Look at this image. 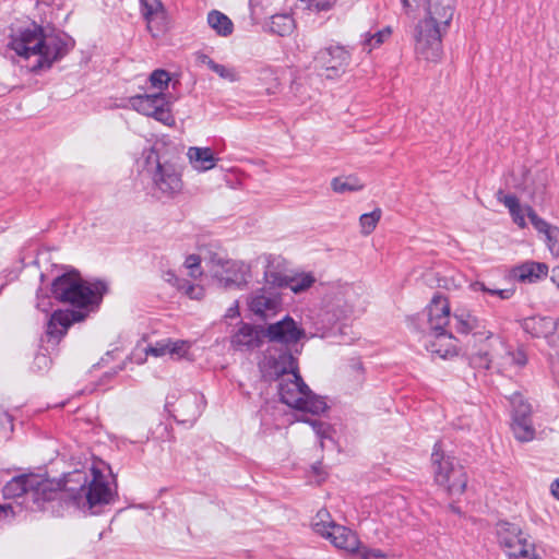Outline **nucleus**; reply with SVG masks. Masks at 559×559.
Segmentation results:
<instances>
[{"label": "nucleus", "mask_w": 559, "mask_h": 559, "mask_svg": "<svg viewBox=\"0 0 559 559\" xmlns=\"http://www.w3.org/2000/svg\"><path fill=\"white\" fill-rule=\"evenodd\" d=\"M107 290L105 282L85 281L76 272L64 273L55 278L51 284L53 297L60 302L71 305L75 310H57L51 314L46 330L48 340L58 343L72 323L83 321L99 307Z\"/></svg>", "instance_id": "f257e3e1"}, {"label": "nucleus", "mask_w": 559, "mask_h": 559, "mask_svg": "<svg viewBox=\"0 0 559 559\" xmlns=\"http://www.w3.org/2000/svg\"><path fill=\"white\" fill-rule=\"evenodd\" d=\"M261 369L265 377L278 380L280 400L287 406L312 415L326 411L325 400L314 394L301 378L298 360L293 353L283 350L277 357L266 356Z\"/></svg>", "instance_id": "f03ea898"}, {"label": "nucleus", "mask_w": 559, "mask_h": 559, "mask_svg": "<svg viewBox=\"0 0 559 559\" xmlns=\"http://www.w3.org/2000/svg\"><path fill=\"white\" fill-rule=\"evenodd\" d=\"M424 11L415 28V52L418 59L438 62L442 56V38L455 14V0H426Z\"/></svg>", "instance_id": "7ed1b4c3"}, {"label": "nucleus", "mask_w": 559, "mask_h": 559, "mask_svg": "<svg viewBox=\"0 0 559 559\" xmlns=\"http://www.w3.org/2000/svg\"><path fill=\"white\" fill-rule=\"evenodd\" d=\"M63 487L72 504L85 515L100 514L117 496L107 476L94 466L90 473L76 469L67 474Z\"/></svg>", "instance_id": "20e7f679"}, {"label": "nucleus", "mask_w": 559, "mask_h": 559, "mask_svg": "<svg viewBox=\"0 0 559 559\" xmlns=\"http://www.w3.org/2000/svg\"><path fill=\"white\" fill-rule=\"evenodd\" d=\"M526 361L522 350H511L497 335L469 353V362L474 368L496 369L498 372L521 368Z\"/></svg>", "instance_id": "39448f33"}, {"label": "nucleus", "mask_w": 559, "mask_h": 559, "mask_svg": "<svg viewBox=\"0 0 559 559\" xmlns=\"http://www.w3.org/2000/svg\"><path fill=\"white\" fill-rule=\"evenodd\" d=\"M435 483L450 496L462 495L467 485V475L457 460L445 453L441 442H436L431 453Z\"/></svg>", "instance_id": "423d86ee"}, {"label": "nucleus", "mask_w": 559, "mask_h": 559, "mask_svg": "<svg viewBox=\"0 0 559 559\" xmlns=\"http://www.w3.org/2000/svg\"><path fill=\"white\" fill-rule=\"evenodd\" d=\"M2 493L5 499L25 497L33 502L32 510H39L44 508V502L55 499L57 491L50 480L31 473L14 476L4 485Z\"/></svg>", "instance_id": "0eeeda50"}, {"label": "nucleus", "mask_w": 559, "mask_h": 559, "mask_svg": "<svg viewBox=\"0 0 559 559\" xmlns=\"http://www.w3.org/2000/svg\"><path fill=\"white\" fill-rule=\"evenodd\" d=\"M496 537L499 546L510 558L535 559L534 546L527 542L526 535L519 525L504 521L498 522Z\"/></svg>", "instance_id": "6e6552de"}, {"label": "nucleus", "mask_w": 559, "mask_h": 559, "mask_svg": "<svg viewBox=\"0 0 559 559\" xmlns=\"http://www.w3.org/2000/svg\"><path fill=\"white\" fill-rule=\"evenodd\" d=\"M132 107L142 115L153 117L166 126L175 123L170 106L173 97L164 93L144 94L131 97Z\"/></svg>", "instance_id": "1a4fd4ad"}, {"label": "nucleus", "mask_w": 559, "mask_h": 559, "mask_svg": "<svg viewBox=\"0 0 559 559\" xmlns=\"http://www.w3.org/2000/svg\"><path fill=\"white\" fill-rule=\"evenodd\" d=\"M155 157L156 167L153 173L154 187L166 197H175L183 189L182 170L176 163L165 160L160 162L157 154L152 151L147 160Z\"/></svg>", "instance_id": "9d476101"}, {"label": "nucleus", "mask_w": 559, "mask_h": 559, "mask_svg": "<svg viewBox=\"0 0 559 559\" xmlns=\"http://www.w3.org/2000/svg\"><path fill=\"white\" fill-rule=\"evenodd\" d=\"M45 44L44 28L37 24L21 28L10 36L8 47L25 59L38 56Z\"/></svg>", "instance_id": "9b49d317"}, {"label": "nucleus", "mask_w": 559, "mask_h": 559, "mask_svg": "<svg viewBox=\"0 0 559 559\" xmlns=\"http://www.w3.org/2000/svg\"><path fill=\"white\" fill-rule=\"evenodd\" d=\"M74 47V41L67 35H46L45 44L39 52L37 62L32 67L33 72L50 69L52 64L62 59Z\"/></svg>", "instance_id": "f8f14e48"}, {"label": "nucleus", "mask_w": 559, "mask_h": 559, "mask_svg": "<svg viewBox=\"0 0 559 559\" xmlns=\"http://www.w3.org/2000/svg\"><path fill=\"white\" fill-rule=\"evenodd\" d=\"M263 336L269 342L284 345L286 350L292 353L289 348L306 337V331L292 317L285 316L282 320L269 324L263 330Z\"/></svg>", "instance_id": "ddd939ff"}, {"label": "nucleus", "mask_w": 559, "mask_h": 559, "mask_svg": "<svg viewBox=\"0 0 559 559\" xmlns=\"http://www.w3.org/2000/svg\"><path fill=\"white\" fill-rule=\"evenodd\" d=\"M454 329L461 334H472L473 345L468 344L469 352L476 350L480 345L487 343L495 334L487 330L484 322L469 311H456L453 316Z\"/></svg>", "instance_id": "4468645a"}, {"label": "nucleus", "mask_w": 559, "mask_h": 559, "mask_svg": "<svg viewBox=\"0 0 559 559\" xmlns=\"http://www.w3.org/2000/svg\"><path fill=\"white\" fill-rule=\"evenodd\" d=\"M248 308L259 320L266 321L282 309L281 295L272 288L262 287L248 297Z\"/></svg>", "instance_id": "2eb2a0df"}, {"label": "nucleus", "mask_w": 559, "mask_h": 559, "mask_svg": "<svg viewBox=\"0 0 559 559\" xmlns=\"http://www.w3.org/2000/svg\"><path fill=\"white\" fill-rule=\"evenodd\" d=\"M349 52L338 45L320 49L314 57L317 67L324 69L328 72L326 78L329 79L340 76L349 64Z\"/></svg>", "instance_id": "dca6fc26"}, {"label": "nucleus", "mask_w": 559, "mask_h": 559, "mask_svg": "<svg viewBox=\"0 0 559 559\" xmlns=\"http://www.w3.org/2000/svg\"><path fill=\"white\" fill-rule=\"evenodd\" d=\"M430 331L437 338H449L452 336L447 328L450 322V306L448 299L442 295H435L426 308Z\"/></svg>", "instance_id": "f3484780"}, {"label": "nucleus", "mask_w": 559, "mask_h": 559, "mask_svg": "<svg viewBox=\"0 0 559 559\" xmlns=\"http://www.w3.org/2000/svg\"><path fill=\"white\" fill-rule=\"evenodd\" d=\"M209 260L213 267H219L221 270L228 267V270H235V276H223L219 270L214 271L215 277H217L221 283H224L225 287L230 285L240 286L247 282L249 267L243 262L228 260L221 252H210Z\"/></svg>", "instance_id": "a211bd4d"}, {"label": "nucleus", "mask_w": 559, "mask_h": 559, "mask_svg": "<svg viewBox=\"0 0 559 559\" xmlns=\"http://www.w3.org/2000/svg\"><path fill=\"white\" fill-rule=\"evenodd\" d=\"M263 330L249 323H242L231 336L230 343L236 350H253L262 345Z\"/></svg>", "instance_id": "6ab92c4d"}, {"label": "nucleus", "mask_w": 559, "mask_h": 559, "mask_svg": "<svg viewBox=\"0 0 559 559\" xmlns=\"http://www.w3.org/2000/svg\"><path fill=\"white\" fill-rule=\"evenodd\" d=\"M324 538L329 539L337 549L346 552L355 554L359 550L360 540L357 534L341 524L333 526L332 531Z\"/></svg>", "instance_id": "aec40b11"}, {"label": "nucleus", "mask_w": 559, "mask_h": 559, "mask_svg": "<svg viewBox=\"0 0 559 559\" xmlns=\"http://www.w3.org/2000/svg\"><path fill=\"white\" fill-rule=\"evenodd\" d=\"M534 228L544 235L549 251L559 257V228L540 218L536 212H528Z\"/></svg>", "instance_id": "412c9836"}, {"label": "nucleus", "mask_w": 559, "mask_h": 559, "mask_svg": "<svg viewBox=\"0 0 559 559\" xmlns=\"http://www.w3.org/2000/svg\"><path fill=\"white\" fill-rule=\"evenodd\" d=\"M547 183V174L537 171L532 174L530 170L523 169L522 189L526 191L533 200H542L545 194Z\"/></svg>", "instance_id": "4be33fe9"}, {"label": "nucleus", "mask_w": 559, "mask_h": 559, "mask_svg": "<svg viewBox=\"0 0 559 559\" xmlns=\"http://www.w3.org/2000/svg\"><path fill=\"white\" fill-rule=\"evenodd\" d=\"M548 266L542 262L527 261L513 269V276L520 282L534 283L547 276Z\"/></svg>", "instance_id": "5701e85b"}, {"label": "nucleus", "mask_w": 559, "mask_h": 559, "mask_svg": "<svg viewBox=\"0 0 559 559\" xmlns=\"http://www.w3.org/2000/svg\"><path fill=\"white\" fill-rule=\"evenodd\" d=\"M187 155L193 168L199 171H206L214 168L218 160L210 147L192 146L188 150Z\"/></svg>", "instance_id": "b1692460"}, {"label": "nucleus", "mask_w": 559, "mask_h": 559, "mask_svg": "<svg viewBox=\"0 0 559 559\" xmlns=\"http://www.w3.org/2000/svg\"><path fill=\"white\" fill-rule=\"evenodd\" d=\"M207 24L218 36L222 37H227L234 32V23L231 20L226 14L217 10L209 12Z\"/></svg>", "instance_id": "393cba45"}, {"label": "nucleus", "mask_w": 559, "mask_h": 559, "mask_svg": "<svg viewBox=\"0 0 559 559\" xmlns=\"http://www.w3.org/2000/svg\"><path fill=\"white\" fill-rule=\"evenodd\" d=\"M316 283V277L312 273H300L292 277H286L280 283L285 285L293 293L300 294L309 289Z\"/></svg>", "instance_id": "a878e982"}, {"label": "nucleus", "mask_w": 559, "mask_h": 559, "mask_svg": "<svg viewBox=\"0 0 559 559\" xmlns=\"http://www.w3.org/2000/svg\"><path fill=\"white\" fill-rule=\"evenodd\" d=\"M391 35L392 28L390 26H385L376 33H365L361 40L364 50L371 52L373 49L379 48L382 44L389 40Z\"/></svg>", "instance_id": "bb28decb"}, {"label": "nucleus", "mask_w": 559, "mask_h": 559, "mask_svg": "<svg viewBox=\"0 0 559 559\" xmlns=\"http://www.w3.org/2000/svg\"><path fill=\"white\" fill-rule=\"evenodd\" d=\"M331 187L336 193H347L361 190L364 183L354 175L335 177L331 181Z\"/></svg>", "instance_id": "cd10ccee"}, {"label": "nucleus", "mask_w": 559, "mask_h": 559, "mask_svg": "<svg viewBox=\"0 0 559 559\" xmlns=\"http://www.w3.org/2000/svg\"><path fill=\"white\" fill-rule=\"evenodd\" d=\"M295 27L294 19L288 14H275L271 17L270 31L278 36L289 35Z\"/></svg>", "instance_id": "c85d7f7f"}, {"label": "nucleus", "mask_w": 559, "mask_h": 559, "mask_svg": "<svg viewBox=\"0 0 559 559\" xmlns=\"http://www.w3.org/2000/svg\"><path fill=\"white\" fill-rule=\"evenodd\" d=\"M337 525L326 509L319 510L312 520L313 531L323 538L332 531L333 526Z\"/></svg>", "instance_id": "c756f323"}, {"label": "nucleus", "mask_w": 559, "mask_h": 559, "mask_svg": "<svg viewBox=\"0 0 559 559\" xmlns=\"http://www.w3.org/2000/svg\"><path fill=\"white\" fill-rule=\"evenodd\" d=\"M512 431L514 437L522 442L531 441L535 436L531 418L513 419Z\"/></svg>", "instance_id": "7c9ffc66"}, {"label": "nucleus", "mask_w": 559, "mask_h": 559, "mask_svg": "<svg viewBox=\"0 0 559 559\" xmlns=\"http://www.w3.org/2000/svg\"><path fill=\"white\" fill-rule=\"evenodd\" d=\"M513 408L512 419L531 418L532 408L520 394H514L511 399Z\"/></svg>", "instance_id": "2f4dec72"}, {"label": "nucleus", "mask_w": 559, "mask_h": 559, "mask_svg": "<svg viewBox=\"0 0 559 559\" xmlns=\"http://www.w3.org/2000/svg\"><path fill=\"white\" fill-rule=\"evenodd\" d=\"M300 420L309 424L312 427L313 431L320 439V447L323 449L324 448V439L331 440V436H330L331 426L328 423H324V421H321L318 419H309V418L304 417Z\"/></svg>", "instance_id": "473e14b6"}, {"label": "nucleus", "mask_w": 559, "mask_h": 559, "mask_svg": "<svg viewBox=\"0 0 559 559\" xmlns=\"http://www.w3.org/2000/svg\"><path fill=\"white\" fill-rule=\"evenodd\" d=\"M471 288L474 292H484V293H487V294H489L491 296L499 297L502 300L510 299L513 296V294H514L513 289H496V288H490V287L486 286V284L483 283V282H474V283H472L471 284Z\"/></svg>", "instance_id": "72a5a7b5"}, {"label": "nucleus", "mask_w": 559, "mask_h": 559, "mask_svg": "<svg viewBox=\"0 0 559 559\" xmlns=\"http://www.w3.org/2000/svg\"><path fill=\"white\" fill-rule=\"evenodd\" d=\"M380 217L381 212H365L359 218L361 233L364 235L371 234L380 221Z\"/></svg>", "instance_id": "f704fd0d"}, {"label": "nucleus", "mask_w": 559, "mask_h": 559, "mask_svg": "<svg viewBox=\"0 0 559 559\" xmlns=\"http://www.w3.org/2000/svg\"><path fill=\"white\" fill-rule=\"evenodd\" d=\"M169 81V73L162 69L154 70L150 75L151 85L158 90L167 88Z\"/></svg>", "instance_id": "c9c22d12"}, {"label": "nucleus", "mask_w": 559, "mask_h": 559, "mask_svg": "<svg viewBox=\"0 0 559 559\" xmlns=\"http://www.w3.org/2000/svg\"><path fill=\"white\" fill-rule=\"evenodd\" d=\"M211 70L215 72L219 78L227 80L229 82H235L238 80L237 72L235 71L234 68H229L224 64L214 62Z\"/></svg>", "instance_id": "e433bc0d"}, {"label": "nucleus", "mask_w": 559, "mask_h": 559, "mask_svg": "<svg viewBox=\"0 0 559 559\" xmlns=\"http://www.w3.org/2000/svg\"><path fill=\"white\" fill-rule=\"evenodd\" d=\"M186 269L189 270V275L193 278H198L202 275L201 270V258L197 254H190L186 258L185 261Z\"/></svg>", "instance_id": "4c0bfd02"}, {"label": "nucleus", "mask_w": 559, "mask_h": 559, "mask_svg": "<svg viewBox=\"0 0 559 559\" xmlns=\"http://www.w3.org/2000/svg\"><path fill=\"white\" fill-rule=\"evenodd\" d=\"M177 289L192 299H200L203 296V289L200 286L191 284L187 280H183Z\"/></svg>", "instance_id": "58836bf2"}, {"label": "nucleus", "mask_w": 559, "mask_h": 559, "mask_svg": "<svg viewBox=\"0 0 559 559\" xmlns=\"http://www.w3.org/2000/svg\"><path fill=\"white\" fill-rule=\"evenodd\" d=\"M197 401H198V397L194 395H192V396L187 395V396H183L182 399H180L179 404H178L179 407H185V406L193 407V411H192L191 415L189 416V418H182L181 421H194L197 419V417L200 414L198 406H197Z\"/></svg>", "instance_id": "ea45409f"}, {"label": "nucleus", "mask_w": 559, "mask_h": 559, "mask_svg": "<svg viewBox=\"0 0 559 559\" xmlns=\"http://www.w3.org/2000/svg\"><path fill=\"white\" fill-rule=\"evenodd\" d=\"M497 198L509 210H520L519 200L514 194L504 193L500 190L497 193Z\"/></svg>", "instance_id": "a19ab883"}, {"label": "nucleus", "mask_w": 559, "mask_h": 559, "mask_svg": "<svg viewBox=\"0 0 559 559\" xmlns=\"http://www.w3.org/2000/svg\"><path fill=\"white\" fill-rule=\"evenodd\" d=\"M358 552L360 559H389V556L385 552L377 548L359 547Z\"/></svg>", "instance_id": "79ce46f5"}, {"label": "nucleus", "mask_w": 559, "mask_h": 559, "mask_svg": "<svg viewBox=\"0 0 559 559\" xmlns=\"http://www.w3.org/2000/svg\"><path fill=\"white\" fill-rule=\"evenodd\" d=\"M168 352H169L168 340L157 342L154 345L148 346V348L146 349V354L155 356V357L165 356L168 354Z\"/></svg>", "instance_id": "37998d69"}, {"label": "nucleus", "mask_w": 559, "mask_h": 559, "mask_svg": "<svg viewBox=\"0 0 559 559\" xmlns=\"http://www.w3.org/2000/svg\"><path fill=\"white\" fill-rule=\"evenodd\" d=\"M168 344H169V352L168 354L169 355H177V356H182L183 354L187 353L189 346H188V343L186 341H169L168 340Z\"/></svg>", "instance_id": "c03bdc74"}, {"label": "nucleus", "mask_w": 559, "mask_h": 559, "mask_svg": "<svg viewBox=\"0 0 559 559\" xmlns=\"http://www.w3.org/2000/svg\"><path fill=\"white\" fill-rule=\"evenodd\" d=\"M51 360L50 358L45 354H37L34 358L33 366L38 371L47 370L50 367Z\"/></svg>", "instance_id": "a18cd8bd"}, {"label": "nucleus", "mask_w": 559, "mask_h": 559, "mask_svg": "<svg viewBox=\"0 0 559 559\" xmlns=\"http://www.w3.org/2000/svg\"><path fill=\"white\" fill-rule=\"evenodd\" d=\"M512 216V221L519 227L523 228L526 226V219H530L528 212H510Z\"/></svg>", "instance_id": "49530a36"}, {"label": "nucleus", "mask_w": 559, "mask_h": 559, "mask_svg": "<svg viewBox=\"0 0 559 559\" xmlns=\"http://www.w3.org/2000/svg\"><path fill=\"white\" fill-rule=\"evenodd\" d=\"M15 515L13 508L10 503L7 504H0V521L13 518Z\"/></svg>", "instance_id": "de8ad7c7"}, {"label": "nucleus", "mask_w": 559, "mask_h": 559, "mask_svg": "<svg viewBox=\"0 0 559 559\" xmlns=\"http://www.w3.org/2000/svg\"><path fill=\"white\" fill-rule=\"evenodd\" d=\"M430 350H431V353L438 354L441 358H448V357L453 356L455 354L454 349H450V348H445V349L436 348V344H431Z\"/></svg>", "instance_id": "09e8293b"}, {"label": "nucleus", "mask_w": 559, "mask_h": 559, "mask_svg": "<svg viewBox=\"0 0 559 559\" xmlns=\"http://www.w3.org/2000/svg\"><path fill=\"white\" fill-rule=\"evenodd\" d=\"M50 306H51L50 297L46 296V297L40 298L39 296H37L36 307L39 310H41L44 312H48Z\"/></svg>", "instance_id": "8fccbe9b"}, {"label": "nucleus", "mask_w": 559, "mask_h": 559, "mask_svg": "<svg viewBox=\"0 0 559 559\" xmlns=\"http://www.w3.org/2000/svg\"><path fill=\"white\" fill-rule=\"evenodd\" d=\"M195 59H197V61H198L199 63L207 66V67H209V69H211V68H212V66H213V64H214V62H215V61H214L213 59H211L207 55H205V53H203V52H201V51H199V52H197V53H195Z\"/></svg>", "instance_id": "3c124183"}, {"label": "nucleus", "mask_w": 559, "mask_h": 559, "mask_svg": "<svg viewBox=\"0 0 559 559\" xmlns=\"http://www.w3.org/2000/svg\"><path fill=\"white\" fill-rule=\"evenodd\" d=\"M165 280L176 288H178L183 281V278H179L174 272L170 271L165 274Z\"/></svg>", "instance_id": "603ef678"}, {"label": "nucleus", "mask_w": 559, "mask_h": 559, "mask_svg": "<svg viewBox=\"0 0 559 559\" xmlns=\"http://www.w3.org/2000/svg\"><path fill=\"white\" fill-rule=\"evenodd\" d=\"M312 471L318 476V481L324 480L328 475L326 472L323 471L321 463L312 465Z\"/></svg>", "instance_id": "864d4df0"}, {"label": "nucleus", "mask_w": 559, "mask_h": 559, "mask_svg": "<svg viewBox=\"0 0 559 559\" xmlns=\"http://www.w3.org/2000/svg\"><path fill=\"white\" fill-rule=\"evenodd\" d=\"M239 316V310H238V302L236 301L234 304V306H231L230 308H228L227 312H226V317L227 318H236Z\"/></svg>", "instance_id": "5fc2aeb1"}, {"label": "nucleus", "mask_w": 559, "mask_h": 559, "mask_svg": "<svg viewBox=\"0 0 559 559\" xmlns=\"http://www.w3.org/2000/svg\"><path fill=\"white\" fill-rule=\"evenodd\" d=\"M550 280L559 288V265L551 270Z\"/></svg>", "instance_id": "6e6d98bb"}, {"label": "nucleus", "mask_w": 559, "mask_h": 559, "mask_svg": "<svg viewBox=\"0 0 559 559\" xmlns=\"http://www.w3.org/2000/svg\"><path fill=\"white\" fill-rule=\"evenodd\" d=\"M551 492L559 500V478L552 483Z\"/></svg>", "instance_id": "4d7b16f0"}, {"label": "nucleus", "mask_w": 559, "mask_h": 559, "mask_svg": "<svg viewBox=\"0 0 559 559\" xmlns=\"http://www.w3.org/2000/svg\"><path fill=\"white\" fill-rule=\"evenodd\" d=\"M221 273H223V276H235V270H228V267H223Z\"/></svg>", "instance_id": "13d9d810"}, {"label": "nucleus", "mask_w": 559, "mask_h": 559, "mask_svg": "<svg viewBox=\"0 0 559 559\" xmlns=\"http://www.w3.org/2000/svg\"><path fill=\"white\" fill-rule=\"evenodd\" d=\"M401 1L403 3L404 8H406V9L411 8V0H401Z\"/></svg>", "instance_id": "bf43d9fd"}, {"label": "nucleus", "mask_w": 559, "mask_h": 559, "mask_svg": "<svg viewBox=\"0 0 559 559\" xmlns=\"http://www.w3.org/2000/svg\"><path fill=\"white\" fill-rule=\"evenodd\" d=\"M258 3H259V0H250L251 7L258 5Z\"/></svg>", "instance_id": "052dcab7"}, {"label": "nucleus", "mask_w": 559, "mask_h": 559, "mask_svg": "<svg viewBox=\"0 0 559 559\" xmlns=\"http://www.w3.org/2000/svg\"><path fill=\"white\" fill-rule=\"evenodd\" d=\"M450 508L453 512H459V509H456L453 504H450Z\"/></svg>", "instance_id": "680f3d73"}, {"label": "nucleus", "mask_w": 559, "mask_h": 559, "mask_svg": "<svg viewBox=\"0 0 559 559\" xmlns=\"http://www.w3.org/2000/svg\"><path fill=\"white\" fill-rule=\"evenodd\" d=\"M450 508L453 512H459V509H456L453 504H450Z\"/></svg>", "instance_id": "e2e57ef3"}, {"label": "nucleus", "mask_w": 559, "mask_h": 559, "mask_svg": "<svg viewBox=\"0 0 559 559\" xmlns=\"http://www.w3.org/2000/svg\"><path fill=\"white\" fill-rule=\"evenodd\" d=\"M150 14H151V12H148V13H146V14H145L146 20H150V16H148Z\"/></svg>", "instance_id": "0e129e2a"}]
</instances>
